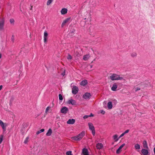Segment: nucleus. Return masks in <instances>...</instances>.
Wrapping results in <instances>:
<instances>
[{"mask_svg":"<svg viewBox=\"0 0 155 155\" xmlns=\"http://www.w3.org/2000/svg\"><path fill=\"white\" fill-rule=\"evenodd\" d=\"M85 134V131H83L78 135L72 137L71 139L75 141H80L82 138Z\"/></svg>","mask_w":155,"mask_h":155,"instance_id":"1","label":"nucleus"},{"mask_svg":"<svg viewBox=\"0 0 155 155\" xmlns=\"http://www.w3.org/2000/svg\"><path fill=\"white\" fill-rule=\"evenodd\" d=\"M110 78L112 81L121 80H125V79L123 78V77H120L119 75L117 74L114 73L112 75L110 76Z\"/></svg>","mask_w":155,"mask_h":155,"instance_id":"2","label":"nucleus"},{"mask_svg":"<svg viewBox=\"0 0 155 155\" xmlns=\"http://www.w3.org/2000/svg\"><path fill=\"white\" fill-rule=\"evenodd\" d=\"M120 84L122 85V84L120 83H114L112 85L111 89L113 91H115L117 90H119L120 89L119 86H118Z\"/></svg>","mask_w":155,"mask_h":155,"instance_id":"3","label":"nucleus"},{"mask_svg":"<svg viewBox=\"0 0 155 155\" xmlns=\"http://www.w3.org/2000/svg\"><path fill=\"white\" fill-rule=\"evenodd\" d=\"M89 129L92 131V134L94 136L95 134V131L94 127L93 126L92 124L91 123H88Z\"/></svg>","mask_w":155,"mask_h":155,"instance_id":"4","label":"nucleus"},{"mask_svg":"<svg viewBox=\"0 0 155 155\" xmlns=\"http://www.w3.org/2000/svg\"><path fill=\"white\" fill-rule=\"evenodd\" d=\"M5 18H0V31L3 30Z\"/></svg>","mask_w":155,"mask_h":155,"instance_id":"5","label":"nucleus"},{"mask_svg":"<svg viewBox=\"0 0 155 155\" xmlns=\"http://www.w3.org/2000/svg\"><path fill=\"white\" fill-rule=\"evenodd\" d=\"M78 91V88L76 86H74L72 89V92L73 94H77Z\"/></svg>","mask_w":155,"mask_h":155,"instance_id":"6","label":"nucleus"},{"mask_svg":"<svg viewBox=\"0 0 155 155\" xmlns=\"http://www.w3.org/2000/svg\"><path fill=\"white\" fill-rule=\"evenodd\" d=\"M81 155H89L87 149L85 148H84L82 150Z\"/></svg>","mask_w":155,"mask_h":155,"instance_id":"7","label":"nucleus"},{"mask_svg":"<svg viewBox=\"0 0 155 155\" xmlns=\"http://www.w3.org/2000/svg\"><path fill=\"white\" fill-rule=\"evenodd\" d=\"M48 34L46 31H45L44 32V42L45 43H46L47 41L48 36Z\"/></svg>","mask_w":155,"mask_h":155,"instance_id":"8","label":"nucleus"},{"mask_svg":"<svg viewBox=\"0 0 155 155\" xmlns=\"http://www.w3.org/2000/svg\"><path fill=\"white\" fill-rule=\"evenodd\" d=\"M68 111V108L66 107H63L61 109V112L63 114H65Z\"/></svg>","mask_w":155,"mask_h":155,"instance_id":"9","label":"nucleus"},{"mask_svg":"<svg viewBox=\"0 0 155 155\" xmlns=\"http://www.w3.org/2000/svg\"><path fill=\"white\" fill-rule=\"evenodd\" d=\"M141 152L143 155H149V152L148 150L146 149H142Z\"/></svg>","mask_w":155,"mask_h":155,"instance_id":"10","label":"nucleus"},{"mask_svg":"<svg viewBox=\"0 0 155 155\" xmlns=\"http://www.w3.org/2000/svg\"><path fill=\"white\" fill-rule=\"evenodd\" d=\"M125 145V143H123L119 147L116 151V153L117 154H119L120 153L121 149Z\"/></svg>","mask_w":155,"mask_h":155,"instance_id":"11","label":"nucleus"},{"mask_svg":"<svg viewBox=\"0 0 155 155\" xmlns=\"http://www.w3.org/2000/svg\"><path fill=\"white\" fill-rule=\"evenodd\" d=\"M70 18H67L65 19L63 21V22H62L61 24V27H63L65 25V24L68 21L70 20Z\"/></svg>","mask_w":155,"mask_h":155,"instance_id":"12","label":"nucleus"},{"mask_svg":"<svg viewBox=\"0 0 155 155\" xmlns=\"http://www.w3.org/2000/svg\"><path fill=\"white\" fill-rule=\"evenodd\" d=\"M75 122V120L74 119H69L67 121V123L68 124H73Z\"/></svg>","mask_w":155,"mask_h":155,"instance_id":"13","label":"nucleus"},{"mask_svg":"<svg viewBox=\"0 0 155 155\" xmlns=\"http://www.w3.org/2000/svg\"><path fill=\"white\" fill-rule=\"evenodd\" d=\"M87 81L86 80L82 81L80 83V85L83 86H85L87 84Z\"/></svg>","mask_w":155,"mask_h":155,"instance_id":"14","label":"nucleus"},{"mask_svg":"<svg viewBox=\"0 0 155 155\" xmlns=\"http://www.w3.org/2000/svg\"><path fill=\"white\" fill-rule=\"evenodd\" d=\"M68 10L66 8H62L61 11V13L62 15H65L67 13Z\"/></svg>","mask_w":155,"mask_h":155,"instance_id":"15","label":"nucleus"},{"mask_svg":"<svg viewBox=\"0 0 155 155\" xmlns=\"http://www.w3.org/2000/svg\"><path fill=\"white\" fill-rule=\"evenodd\" d=\"M107 107L109 109H111L112 108V102L109 101L107 103Z\"/></svg>","mask_w":155,"mask_h":155,"instance_id":"16","label":"nucleus"},{"mask_svg":"<svg viewBox=\"0 0 155 155\" xmlns=\"http://www.w3.org/2000/svg\"><path fill=\"white\" fill-rule=\"evenodd\" d=\"M75 31V29H72V30L70 31V32L69 34V35L72 37L73 36L74 32Z\"/></svg>","mask_w":155,"mask_h":155,"instance_id":"17","label":"nucleus"},{"mask_svg":"<svg viewBox=\"0 0 155 155\" xmlns=\"http://www.w3.org/2000/svg\"><path fill=\"white\" fill-rule=\"evenodd\" d=\"M103 145L102 143H98L96 145V147L97 149H100L102 148Z\"/></svg>","mask_w":155,"mask_h":155,"instance_id":"18","label":"nucleus"},{"mask_svg":"<svg viewBox=\"0 0 155 155\" xmlns=\"http://www.w3.org/2000/svg\"><path fill=\"white\" fill-rule=\"evenodd\" d=\"M52 133V130L50 128L49 129L48 131V132L46 134V135L47 136H49L51 135Z\"/></svg>","mask_w":155,"mask_h":155,"instance_id":"19","label":"nucleus"},{"mask_svg":"<svg viewBox=\"0 0 155 155\" xmlns=\"http://www.w3.org/2000/svg\"><path fill=\"white\" fill-rule=\"evenodd\" d=\"M7 124L6 123H3L1 126V127H2V128L4 131L6 130V127L7 126Z\"/></svg>","mask_w":155,"mask_h":155,"instance_id":"20","label":"nucleus"},{"mask_svg":"<svg viewBox=\"0 0 155 155\" xmlns=\"http://www.w3.org/2000/svg\"><path fill=\"white\" fill-rule=\"evenodd\" d=\"M92 95L90 93L86 92L83 96L82 97H91Z\"/></svg>","mask_w":155,"mask_h":155,"instance_id":"21","label":"nucleus"},{"mask_svg":"<svg viewBox=\"0 0 155 155\" xmlns=\"http://www.w3.org/2000/svg\"><path fill=\"white\" fill-rule=\"evenodd\" d=\"M68 103L69 104H71L72 105H74L76 104V102L75 101L72 99L69 100L68 101Z\"/></svg>","mask_w":155,"mask_h":155,"instance_id":"22","label":"nucleus"},{"mask_svg":"<svg viewBox=\"0 0 155 155\" xmlns=\"http://www.w3.org/2000/svg\"><path fill=\"white\" fill-rule=\"evenodd\" d=\"M143 146L144 148H148L147 142L146 140H144L143 141Z\"/></svg>","mask_w":155,"mask_h":155,"instance_id":"23","label":"nucleus"},{"mask_svg":"<svg viewBox=\"0 0 155 155\" xmlns=\"http://www.w3.org/2000/svg\"><path fill=\"white\" fill-rule=\"evenodd\" d=\"M90 57V56L89 54H87L84 56L83 59L84 61H86Z\"/></svg>","mask_w":155,"mask_h":155,"instance_id":"24","label":"nucleus"},{"mask_svg":"<svg viewBox=\"0 0 155 155\" xmlns=\"http://www.w3.org/2000/svg\"><path fill=\"white\" fill-rule=\"evenodd\" d=\"M117 137L118 135L117 134H115L113 136V139L115 140V141H117L119 139V138H118Z\"/></svg>","mask_w":155,"mask_h":155,"instance_id":"25","label":"nucleus"},{"mask_svg":"<svg viewBox=\"0 0 155 155\" xmlns=\"http://www.w3.org/2000/svg\"><path fill=\"white\" fill-rule=\"evenodd\" d=\"M134 148L136 149H140V146L138 144L136 143L134 145Z\"/></svg>","mask_w":155,"mask_h":155,"instance_id":"26","label":"nucleus"},{"mask_svg":"<svg viewBox=\"0 0 155 155\" xmlns=\"http://www.w3.org/2000/svg\"><path fill=\"white\" fill-rule=\"evenodd\" d=\"M44 130H45L44 129H42L40 130L37 131L36 132V134H39L42 132H43L44 131Z\"/></svg>","mask_w":155,"mask_h":155,"instance_id":"27","label":"nucleus"},{"mask_svg":"<svg viewBox=\"0 0 155 155\" xmlns=\"http://www.w3.org/2000/svg\"><path fill=\"white\" fill-rule=\"evenodd\" d=\"M110 101H111L112 102V103L114 104H116L117 103V101L114 99L113 98L110 100Z\"/></svg>","mask_w":155,"mask_h":155,"instance_id":"28","label":"nucleus"},{"mask_svg":"<svg viewBox=\"0 0 155 155\" xmlns=\"http://www.w3.org/2000/svg\"><path fill=\"white\" fill-rule=\"evenodd\" d=\"M137 55V54L136 52H133L131 54V56L132 57H135Z\"/></svg>","mask_w":155,"mask_h":155,"instance_id":"29","label":"nucleus"},{"mask_svg":"<svg viewBox=\"0 0 155 155\" xmlns=\"http://www.w3.org/2000/svg\"><path fill=\"white\" fill-rule=\"evenodd\" d=\"M52 1H53V0H48L47 2V5H49L52 2Z\"/></svg>","mask_w":155,"mask_h":155,"instance_id":"30","label":"nucleus"},{"mask_svg":"<svg viewBox=\"0 0 155 155\" xmlns=\"http://www.w3.org/2000/svg\"><path fill=\"white\" fill-rule=\"evenodd\" d=\"M29 139V137H27L25 139V140H24V143H25V144H26L27 142H28V140Z\"/></svg>","mask_w":155,"mask_h":155,"instance_id":"31","label":"nucleus"},{"mask_svg":"<svg viewBox=\"0 0 155 155\" xmlns=\"http://www.w3.org/2000/svg\"><path fill=\"white\" fill-rule=\"evenodd\" d=\"M51 108V107H50L49 106L46 109L45 112L46 113H47V112H48V110H49V109Z\"/></svg>","mask_w":155,"mask_h":155,"instance_id":"32","label":"nucleus"},{"mask_svg":"<svg viewBox=\"0 0 155 155\" xmlns=\"http://www.w3.org/2000/svg\"><path fill=\"white\" fill-rule=\"evenodd\" d=\"M3 135H1L0 136V144L1 143L3 140Z\"/></svg>","mask_w":155,"mask_h":155,"instance_id":"33","label":"nucleus"},{"mask_svg":"<svg viewBox=\"0 0 155 155\" xmlns=\"http://www.w3.org/2000/svg\"><path fill=\"white\" fill-rule=\"evenodd\" d=\"M67 59L69 60H71L72 59V56L69 54H68V56L67 57Z\"/></svg>","mask_w":155,"mask_h":155,"instance_id":"34","label":"nucleus"},{"mask_svg":"<svg viewBox=\"0 0 155 155\" xmlns=\"http://www.w3.org/2000/svg\"><path fill=\"white\" fill-rule=\"evenodd\" d=\"M66 155H71V151H68L66 153Z\"/></svg>","mask_w":155,"mask_h":155,"instance_id":"35","label":"nucleus"},{"mask_svg":"<svg viewBox=\"0 0 155 155\" xmlns=\"http://www.w3.org/2000/svg\"><path fill=\"white\" fill-rule=\"evenodd\" d=\"M10 22L11 24H12V23H14V20L13 19L11 18L10 19Z\"/></svg>","mask_w":155,"mask_h":155,"instance_id":"36","label":"nucleus"},{"mask_svg":"<svg viewBox=\"0 0 155 155\" xmlns=\"http://www.w3.org/2000/svg\"><path fill=\"white\" fill-rule=\"evenodd\" d=\"M140 90V88L137 87H136L135 88V91H138Z\"/></svg>","mask_w":155,"mask_h":155,"instance_id":"37","label":"nucleus"},{"mask_svg":"<svg viewBox=\"0 0 155 155\" xmlns=\"http://www.w3.org/2000/svg\"><path fill=\"white\" fill-rule=\"evenodd\" d=\"M59 103L60 104H61V103L62 102V101L63 100V97H59Z\"/></svg>","mask_w":155,"mask_h":155,"instance_id":"38","label":"nucleus"},{"mask_svg":"<svg viewBox=\"0 0 155 155\" xmlns=\"http://www.w3.org/2000/svg\"><path fill=\"white\" fill-rule=\"evenodd\" d=\"M11 40L13 42H14L15 40L14 36L13 35H12V37L11 38Z\"/></svg>","mask_w":155,"mask_h":155,"instance_id":"39","label":"nucleus"},{"mask_svg":"<svg viewBox=\"0 0 155 155\" xmlns=\"http://www.w3.org/2000/svg\"><path fill=\"white\" fill-rule=\"evenodd\" d=\"M101 113L103 115H104L105 114V112L103 110H101Z\"/></svg>","mask_w":155,"mask_h":155,"instance_id":"40","label":"nucleus"},{"mask_svg":"<svg viewBox=\"0 0 155 155\" xmlns=\"http://www.w3.org/2000/svg\"><path fill=\"white\" fill-rule=\"evenodd\" d=\"M54 104L53 102H52V104H51L49 106L50 107H51H51H54Z\"/></svg>","mask_w":155,"mask_h":155,"instance_id":"41","label":"nucleus"},{"mask_svg":"<svg viewBox=\"0 0 155 155\" xmlns=\"http://www.w3.org/2000/svg\"><path fill=\"white\" fill-rule=\"evenodd\" d=\"M89 117V116H88V115H84V117H83V118L84 119H86L87 118Z\"/></svg>","mask_w":155,"mask_h":155,"instance_id":"42","label":"nucleus"},{"mask_svg":"<svg viewBox=\"0 0 155 155\" xmlns=\"http://www.w3.org/2000/svg\"><path fill=\"white\" fill-rule=\"evenodd\" d=\"M129 130H126L125 132H124V133L125 134L126 133H127L129 132Z\"/></svg>","mask_w":155,"mask_h":155,"instance_id":"43","label":"nucleus"},{"mask_svg":"<svg viewBox=\"0 0 155 155\" xmlns=\"http://www.w3.org/2000/svg\"><path fill=\"white\" fill-rule=\"evenodd\" d=\"M124 134L123 133L121 134L120 135V137H119V138H120V137H122L123 136H124Z\"/></svg>","mask_w":155,"mask_h":155,"instance_id":"44","label":"nucleus"},{"mask_svg":"<svg viewBox=\"0 0 155 155\" xmlns=\"http://www.w3.org/2000/svg\"><path fill=\"white\" fill-rule=\"evenodd\" d=\"M3 123H4L3 122V121L2 120H0V125L1 126L3 124Z\"/></svg>","mask_w":155,"mask_h":155,"instance_id":"45","label":"nucleus"},{"mask_svg":"<svg viewBox=\"0 0 155 155\" xmlns=\"http://www.w3.org/2000/svg\"><path fill=\"white\" fill-rule=\"evenodd\" d=\"M93 116L94 115L92 113H91L90 115H88L89 117H93Z\"/></svg>","mask_w":155,"mask_h":155,"instance_id":"46","label":"nucleus"},{"mask_svg":"<svg viewBox=\"0 0 155 155\" xmlns=\"http://www.w3.org/2000/svg\"><path fill=\"white\" fill-rule=\"evenodd\" d=\"M85 100H89L90 99V97H83Z\"/></svg>","mask_w":155,"mask_h":155,"instance_id":"47","label":"nucleus"},{"mask_svg":"<svg viewBox=\"0 0 155 155\" xmlns=\"http://www.w3.org/2000/svg\"><path fill=\"white\" fill-rule=\"evenodd\" d=\"M65 71H64L62 73V75L63 76H64L65 75Z\"/></svg>","mask_w":155,"mask_h":155,"instance_id":"48","label":"nucleus"},{"mask_svg":"<svg viewBox=\"0 0 155 155\" xmlns=\"http://www.w3.org/2000/svg\"><path fill=\"white\" fill-rule=\"evenodd\" d=\"M2 88V85H0V91L1 90Z\"/></svg>","mask_w":155,"mask_h":155,"instance_id":"49","label":"nucleus"},{"mask_svg":"<svg viewBox=\"0 0 155 155\" xmlns=\"http://www.w3.org/2000/svg\"><path fill=\"white\" fill-rule=\"evenodd\" d=\"M58 97H62L61 94H59L58 95Z\"/></svg>","mask_w":155,"mask_h":155,"instance_id":"50","label":"nucleus"},{"mask_svg":"<svg viewBox=\"0 0 155 155\" xmlns=\"http://www.w3.org/2000/svg\"><path fill=\"white\" fill-rule=\"evenodd\" d=\"M2 55L1 53H0V59L1 58Z\"/></svg>","mask_w":155,"mask_h":155,"instance_id":"51","label":"nucleus"},{"mask_svg":"<svg viewBox=\"0 0 155 155\" xmlns=\"http://www.w3.org/2000/svg\"><path fill=\"white\" fill-rule=\"evenodd\" d=\"M92 67V65H91L90 66V68H91Z\"/></svg>","mask_w":155,"mask_h":155,"instance_id":"52","label":"nucleus"},{"mask_svg":"<svg viewBox=\"0 0 155 155\" xmlns=\"http://www.w3.org/2000/svg\"><path fill=\"white\" fill-rule=\"evenodd\" d=\"M32 7H31V9H31H31H32Z\"/></svg>","mask_w":155,"mask_h":155,"instance_id":"53","label":"nucleus"},{"mask_svg":"<svg viewBox=\"0 0 155 155\" xmlns=\"http://www.w3.org/2000/svg\"><path fill=\"white\" fill-rule=\"evenodd\" d=\"M91 11H90V13H91Z\"/></svg>","mask_w":155,"mask_h":155,"instance_id":"54","label":"nucleus"},{"mask_svg":"<svg viewBox=\"0 0 155 155\" xmlns=\"http://www.w3.org/2000/svg\"><path fill=\"white\" fill-rule=\"evenodd\" d=\"M93 62V61H92L91 62V63H92Z\"/></svg>","mask_w":155,"mask_h":155,"instance_id":"55","label":"nucleus"}]
</instances>
